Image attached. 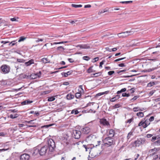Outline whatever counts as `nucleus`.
<instances>
[{"instance_id": "nucleus-1", "label": "nucleus", "mask_w": 160, "mask_h": 160, "mask_svg": "<svg viewBox=\"0 0 160 160\" xmlns=\"http://www.w3.org/2000/svg\"><path fill=\"white\" fill-rule=\"evenodd\" d=\"M104 145L106 146H110L114 145L115 144V141L110 137L105 138L103 140Z\"/></svg>"}, {"instance_id": "nucleus-2", "label": "nucleus", "mask_w": 160, "mask_h": 160, "mask_svg": "<svg viewBox=\"0 0 160 160\" xmlns=\"http://www.w3.org/2000/svg\"><path fill=\"white\" fill-rule=\"evenodd\" d=\"M38 148L39 150V155L41 156L45 155L48 151V145L38 146Z\"/></svg>"}, {"instance_id": "nucleus-3", "label": "nucleus", "mask_w": 160, "mask_h": 160, "mask_svg": "<svg viewBox=\"0 0 160 160\" xmlns=\"http://www.w3.org/2000/svg\"><path fill=\"white\" fill-rule=\"evenodd\" d=\"M48 149L50 152H53L55 148V143L53 140L50 139L48 141Z\"/></svg>"}, {"instance_id": "nucleus-4", "label": "nucleus", "mask_w": 160, "mask_h": 160, "mask_svg": "<svg viewBox=\"0 0 160 160\" xmlns=\"http://www.w3.org/2000/svg\"><path fill=\"white\" fill-rule=\"evenodd\" d=\"M134 32L132 30L127 31L119 33L118 34V36L119 38H123L133 34Z\"/></svg>"}, {"instance_id": "nucleus-5", "label": "nucleus", "mask_w": 160, "mask_h": 160, "mask_svg": "<svg viewBox=\"0 0 160 160\" xmlns=\"http://www.w3.org/2000/svg\"><path fill=\"white\" fill-rule=\"evenodd\" d=\"M100 142V141H98L97 144H89L87 145H83V147L85 148L86 151L90 152L91 149L92 148L94 147H97L98 146H99Z\"/></svg>"}, {"instance_id": "nucleus-6", "label": "nucleus", "mask_w": 160, "mask_h": 160, "mask_svg": "<svg viewBox=\"0 0 160 160\" xmlns=\"http://www.w3.org/2000/svg\"><path fill=\"white\" fill-rule=\"evenodd\" d=\"M145 139L143 138L138 139L134 142L133 146L135 147H139L140 144H144L145 143Z\"/></svg>"}, {"instance_id": "nucleus-7", "label": "nucleus", "mask_w": 160, "mask_h": 160, "mask_svg": "<svg viewBox=\"0 0 160 160\" xmlns=\"http://www.w3.org/2000/svg\"><path fill=\"white\" fill-rule=\"evenodd\" d=\"M156 140H157V141L154 142L153 144L156 146H160V137H159L158 136H153L152 137L151 141L152 142H153Z\"/></svg>"}, {"instance_id": "nucleus-8", "label": "nucleus", "mask_w": 160, "mask_h": 160, "mask_svg": "<svg viewBox=\"0 0 160 160\" xmlns=\"http://www.w3.org/2000/svg\"><path fill=\"white\" fill-rule=\"evenodd\" d=\"M10 67L7 65H3L1 67L2 71L4 74L8 73L10 71Z\"/></svg>"}, {"instance_id": "nucleus-9", "label": "nucleus", "mask_w": 160, "mask_h": 160, "mask_svg": "<svg viewBox=\"0 0 160 160\" xmlns=\"http://www.w3.org/2000/svg\"><path fill=\"white\" fill-rule=\"evenodd\" d=\"M31 152L32 156H38V155H39V152L38 146L34 148Z\"/></svg>"}, {"instance_id": "nucleus-10", "label": "nucleus", "mask_w": 160, "mask_h": 160, "mask_svg": "<svg viewBox=\"0 0 160 160\" xmlns=\"http://www.w3.org/2000/svg\"><path fill=\"white\" fill-rule=\"evenodd\" d=\"M73 137L75 139H79L81 135V132L78 130H74L73 131Z\"/></svg>"}, {"instance_id": "nucleus-11", "label": "nucleus", "mask_w": 160, "mask_h": 160, "mask_svg": "<svg viewBox=\"0 0 160 160\" xmlns=\"http://www.w3.org/2000/svg\"><path fill=\"white\" fill-rule=\"evenodd\" d=\"M30 155L27 153L22 154L20 156L21 160H29L30 158Z\"/></svg>"}, {"instance_id": "nucleus-12", "label": "nucleus", "mask_w": 160, "mask_h": 160, "mask_svg": "<svg viewBox=\"0 0 160 160\" xmlns=\"http://www.w3.org/2000/svg\"><path fill=\"white\" fill-rule=\"evenodd\" d=\"M90 131V129L89 127H86L82 129V132L85 134H88Z\"/></svg>"}, {"instance_id": "nucleus-13", "label": "nucleus", "mask_w": 160, "mask_h": 160, "mask_svg": "<svg viewBox=\"0 0 160 160\" xmlns=\"http://www.w3.org/2000/svg\"><path fill=\"white\" fill-rule=\"evenodd\" d=\"M100 122L101 124L104 126H108L109 125V122L106 119H102L100 120Z\"/></svg>"}, {"instance_id": "nucleus-14", "label": "nucleus", "mask_w": 160, "mask_h": 160, "mask_svg": "<svg viewBox=\"0 0 160 160\" xmlns=\"http://www.w3.org/2000/svg\"><path fill=\"white\" fill-rule=\"evenodd\" d=\"M80 48L88 49L90 48V46L87 44H84L78 46Z\"/></svg>"}, {"instance_id": "nucleus-15", "label": "nucleus", "mask_w": 160, "mask_h": 160, "mask_svg": "<svg viewBox=\"0 0 160 160\" xmlns=\"http://www.w3.org/2000/svg\"><path fill=\"white\" fill-rule=\"evenodd\" d=\"M81 156V155L80 154L78 153L75 156L73 157L71 159V160H80V158Z\"/></svg>"}, {"instance_id": "nucleus-16", "label": "nucleus", "mask_w": 160, "mask_h": 160, "mask_svg": "<svg viewBox=\"0 0 160 160\" xmlns=\"http://www.w3.org/2000/svg\"><path fill=\"white\" fill-rule=\"evenodd\" d=\"M108 134L109 136V137H110L111 138L113 137L115 135L114 131L112 129L110 130Z\"/></svg>"}, {"instance_id": "nucleus-17", "label": "nucleus", "mask_w": 160, "mask_h": 160, "mask_svg": "<svg viewBox=\"0 0 160 160\" xmlns=\"http://www.w3.org/2000/svg\"><path fill=\"white\" fill-rule=\"evenodd\" d=\"M73 72L71 70L67 72H62V75L64 76L65 77H67L68 75H70Z\"/></svg>"}, {"instance_id": "nucleus-18", "label": "nucleus", "mask_w": 160, "mask_h": 160, "mask_svg": "<svg viewBox=\"0 0 160 160\" xmlns=\"http://www.w3.org/2000/svg\"><path fill=\"white\" fill-rule=\"evenodd\" d=\"M34 62L33 60L32 59L30 60L28 62H25V64L26 66H28L34 63Z\"/></svg>"}, {"instance_id": "nucleus-19", "label": "nucleus", "mask_w": 160, "mask_h": 160, "mask_svg": "<svg viewBox=\"0 0 160 160\" xmlns=\"http://www.w3.org/2000/svg\"><path fill=\"white\" fill-rule=\"evenodd\" d=\"M32 102V101H29V100H25L21 102V104L22 105H25L26 104H28Z\"/></svg>"}, {"instance_id": "nucleus-20", "label": "nucleus", "mask_w": 160, "mask_h": 160, "mask_svg": "<svg viewBox=\"0 0 160 160\" xmlns=\"http://www.w3.org/2000/svg\"><path fill=\"white\" fill-rule=\"evenodd\" d=\"M157 68H149L148 69H145L143 70V72H150L152 71H154V70L156 69Z\"/></svg>"}, {"instance_id": "nucleus-21", "label": "nucleus", "mask_w": 160, "mask_h": 160, "mask_svg": "<svg viewBox=\"0 0 160 160\" xmlns=\"http://www.w3.org/2000/svg\"><path fill=\"white\" fill-rule=\"evenodd\" d=\"M157 151L158 149L156 148H154L150 149L149 150V152L150 153H152V155H154Z\"/></svg>"}, {"instance_id": "nucleus-22", "label": "nucleus", "mask_w": 160, "mask_h": 160, "mask_svg": "<svg viewBox=\"0 0 160 160\" xmlns=\"http://www.w3.org/2000/svg\"><path fill=\"white\" fill-rule=\"evenodd\" d=\"M66 98L67 99L71 100L74 98V96L70 94H68L67 95Z\"/></svg>"}, {"instance_id": "nucleus-23", "label": "nucleus", "mask_w": 160, "mask_h": 160, "mask_svg": "<svg viewBox=\"0 0 160 160\" xmlns=\"http://www.w3.org/2000/svg\"><path fill=\"white\" fill-rule=\"evenodd\" d=\"M42 62L45 63H49L50 62V60H49L48 58H43L42 59Z\"/></svg>"}, {"instance_id": "nucleus-24", "label": "nucleus", "mask_w": 160, "mask_h": 160, "mask_svg": "<svg viewBox=\"0 0 160 160\" xmlns=\"http://www.w3.org/2000/svg\"><path fill=\"white\" fill-rule=\"evenodd\" d=\"M108 9H107V8H106L104 9L103 10L100 11L98 12V14L99 15H100V14H101L102 13H104L106 12H108Z\"/></svg>"}, {"instance_id": "nucleus-25", "label": "nucleus", "mask_w": 160, "mask_h": 160, "mask_svg": "<svg viewBox=\"0 0 160 160\" xmlns=\"http://www.w3.org/2000/svg\"><path fill=\"white\" fill-rule=\"evenodd\" d=\"M137 115L139 118H142L144 116V114L142 112H139L137 113Z\"/></svg>"}, {"instance_id": "nucleus-26", "label": "nucleus", "mask_w": 160, "mask_h": 160, "mask_svg": "<svg viewBox=\"0 0 160 160\" xmlns=\"http://www.w3.org/2000/svg\"><path fill=\"white\" fill-rule=\"evenodd\" d=\"M133 110L134 112H136L138 111H142V110L141 109V108L138 107H134L133 108Z\"/></svg>"}, {"instance_id": "nucleus-27", "label": "nucleus", "mask_w": 160, "mask_h": 160, "mask_svg": "<svg viewBox=\"0 0 160 160\" xmlns=\"http://www.w3.org/2000/svg\"><path fill=\"white\" fill-rule=\"evenodd\" d=\"M71 6L72 7L75 8H81L82 7V5H76L75 4H72Z\"/></svg>"}, {"instance_id": "nucleus-28", "label": "nucleus", "mask_w": 160, "mask_h": 160, "mask_svg": "<svg viewBox=\"0 0 160 160\" xmlns=\"http://www.w3.org/2000/svg\"><path fill=\"white\" fill-rule=\"evenodd\" d=\"M31 78L32 79H34L37 78L36 73L31 74L30 76Z\"/></svg>"}, {"instance_id": "nucleus-29", "label": "nucleus", "mask_w": 160, "mask_h": 160, "mask_svg": "<svg viewBox=\"0 0 160 160\" xmlns=\"http://www.w3.org/2000/svg\"><path fill=\"white\" fill-rule=\"evenodd\" d=\"M133 132H130L128 134L127 136V139L128 140L132 136H133Z\"/></svg>"}, {"instance_id": "nucleus-30", "label": "nucleus", "mask_w": 160, "mask_h": 160, "mask_svg": "<svg viewBox=\"0 0 160 160\" xmlns=\"http://www.w3.org/2000/svg\"><path fill=\"white\" fill-rule=\"evenodd\" d=\"M18 116V115L17 114H11L10 115V117L11 118H14Z\"/></svg>"}, {"instance_id": "nucleus-31", "label": "nucleus", "mask_w": 160, "mask_h": 160, "mask_svg": "<svg viewBox=\"0 0 160 160\" xmlns=\"http://www.w3.org/2000/svg\"><path fill=\"white\" fill-rule=\"evenodd\" d=\"M55 99V98L54 97H52L48 98V101H54Z\"/></svg>"}, {"instance_id": "nucleus-32", "label": "nucleus", "mask_w": 160, "mask_h": 160, "mask_svg": "<svg viewBox=\"0 0 160 160\" xmlns=\"http://www.w3.org/2000/svg\"><path fill=\"white\" fill-rule=\"evenodd\" d=\"M147 120H146L145 121V122L144 123V124H143L142 126L144 128H145L147 127L150 124V123H149L148 124H147Z\"/></svg>"}, {"instance_id": "nucleus-33", "label": "nucleus", "mask_w": 160, "mask_h": 160, "mask_svg": "<svg viewBox=\"0 0 160 160\" xmlns=\"http://www.w3.org/2000/svg\"><path fill=\"white\" fill-rule=\"evenodd\" d=\"M19 19V18H18V17L13 18H11L10 19V20L12 22H14V21L18 22V21L17 19Z\"/></svg>"}, {"instance_id": "nucleus-34", "label": "nucleus", "mask_w": 160, "mask_h": 160, "mask_svg": "<svg viewBox=\"0 0 160 160\" xmlns=\"http://www.w3.org/2000/svg\"><path fill=\"white\" fill-rule=\"evenodd\" d=\"M26 38L24 37H21L19 38V39L18 41V42H20L22 41H23L24 40L26 39Z\"/></svg>"}, {"instance_id": "nucleus-35", "label": "nucleus", "mask_w": 160, "mask_h": 160, "mask_svg": "<svg viewBox=\"0 0 160 160\" xmlns=\"http://www.w3.org/2000/svg\"><path fill=\"white\" fill-rule=\"evenodd\" d=\"M132 1H122L120 2V3H122L123 4H128V3H130L132 2Z\"/></svg>"}, {"instance_id": "nucleus-36", "label": "nucleus", "mask_w": 160, "mask_h": 160, "mask_svg": "<svg viewBox=\"0 0 160 160\" xmlns=\"http://www.w3.org/2000/svg\"><path fill=\"white\" fill-rule=\"evenodd\" d=\"M81 94L80 92H77L75 94V97L77 98H79L81 96Z\"/></svg>"}, {"instance_id": "nucleus-37", "label": "nucleus", "mask_w": 160, "mask_h": 160, "mask_svg": "<svg viewBox=\"0 0 160 160\" xmlns=\"http://www.w3.org/2000/svg\"><path fill=\"white\" fill-rule=\"evenodd\" d=\"M102 74V73L101 72H99L97 73H94L93 74V75L95 76V77H98L99 76H100Z\"/></svg>"}, {"instance_id": "nucleus-38", "label": "nucleus", "mask_w": 160, "mask_h": 160, "mask_svg": "<svg viewBox=\"0 0 160 160\" xmlns=\"http://www.w3.org/2000/svg\"><path fill=\"white\" fill-rule=\"evenodd\" d=\"M155 84L154 82H150L148 84V87H151Z\"/></svg>"}, {"instance_id": "nucleus-39", "label": "nucleus", "mask_w": 160, "mask_h": 160, "mask_svg": "<svg viewBox=\"0 0 160 160\" xmlns=\"http://www.w3.org/2000/svg\"><path fill=\"white\" fill-rule=\"evenodd\" d=\"M144 119V120H142V121H141L138 124V126H142L143 124H144V123L145 122V120H145V119Z\"/></svg>"}, {"instance_id": "nucleus-40", "label": "nucleus", "mask_w": 160, "mask_h": 160, "mask_svg": "<svg viewBox=\"0 0 160 160\" xmlns=\"http://www.w3.org/2000/svg\"><path fill=\"white\" fill-rule=\"evenodd\" d=\"M78 113V111L77 110H73L71 112V113H74L75 114H77Z\"/></svg>"}, {"instance_id": "nucleus-41", "label": "nucleus", "mask_w": 160, "mask_h": 160, "mask_svg": "<svg viewBox=\"0 0 160 160\" xmlns=\"http://www.w3.org/2000/svg\"><path fill=\"white\" fill-rule=\"evenodd\" d=\"M130 96L129 93L127 94L126 93H123L122 94V96L123 97H128Z\"/></svg>"}, {"instance_id": "nucleus-42", "label": "nucleus", "mask_w": 160, "mask_h": 160, "mask_svg": "<svg viewBox=\"0 0 160 160\" xmlns=\"http://www.w3.org/2000/svg\"><path fill=\"white\" fill-rule=\"evenodd\" d=\"M83 58L84 60L86 61H88L90 59V58L88 56H84L83 57Z\"/></svg>"}, {"instance_id": "nucleus-43", "label": "nucleus", "mask_w": 160, "mask_h": 160, "mask_svg": "<svg viewBox=\"0 0 160 160\" xmlns=\"http://www.w3.org/2000/svg\"><path fill=\"white\" fill-rule=\"evenodd\" d=\"M15 41H13L11 42L10 43H9V45L11 46H12L14 45L15 44Z\"/></svg>"}, {"instance_id": "nucleus-44", "label": "nucleus", "mask_w": 160, "mask_h": 160, "mask_svg": "<svg viewBox=\"0 0 160 160\" xmlns=\"http://www.w3.org/2000/svg\"><path fill=\"white\" fill-rule=\"evenodd\" d=\"M139 97L138 96H134L133 98L132 99L130 100V101H134V100H136Z\"/></svg>"}, {"instance_id": "nucleus-45", "label": "nucleus", "mask_w": 160, "mask_h": 160, "mask_svg": "<svg viewBox=\"0 0 160 160\" xmlns=\"http://www.w3.org/2000/svg\"><path fill=\"white\" fill-rule=\"evenodd\" d=\"M43 41V39H39L38 38L37 39L35 40V42H42Z\"/></svg>"}, {"instance_id": "nucleus-46", "label": "nucleus", "mask_w": 160, "mask_h": 160, "mask_svg": "<svg viewBox=\"0 0 160 160\" xmlns=\"http://www.w3.org/2000/svg\"><path fill=\"white\" fill-rule=\"evenodd\" d=\"M17 61L19 62H23L24 60L23 59H17Z\"/></svg>"}, {"instance_id": "nucleus-47", "label": "nucleus", "mask_w": 160, "mask_h": 160, "mask_svg": "<svg viewBox=\"0 0 160 160\" xmlns=\"http://www.w3.org/2000/svg\"><path fill=\"white\" fill-rule=\"evenodd\" d=\"M115 72L113 71H109L108 72V74L109 75H111Z\"/></svg>"}, {"instance_id": "nucleus-48", "label": "nucleus", "mask_w": 160, "mask_h": 160, "mask_svg": "<svg viewBox=\"0 0 160 160\" xmlns=\"http://www.w3.org/2000/svg\"><path fill=\"white\" fill-rule=\"evenodd\" d=\"M133 120V118H131V119H128L127 121V122L130 123L132 122V121Z\"/></svg>"}, {"instance_id": "nucleus-49", "label": "nucleus", "mask_w": 160, "mask_h": 160, "mask_svg": "<svg viewBox=\"0 0 160 160\" xmlns=\"http://www.w3.org/2000/svg\"><path fill=\"white\" fill-rule=\"evenodd\" d=\"M120 106L119 104H116L114 106H113V107L114 108H119Z\"/></svg>"}, {"instance_id": "nucleus-50", "label": "nucleus", "mask_w": 160, "mask_h": 160, "mask_svg": "<svg viewBox=\"0 0 160 160\" xmlns=\"http://www.w3.org/2000/svg\"><path fill=\"white\" fill-rule=\"evenodd\" d=\"M36 74H37V78H40L41 77V72L39 71L38 73H36Z\"/></svg>"}, {"instance_id": "nucleus-51", "label": "nucleus", "mask_w": 160, "mask_h": 160, "mask_svg": "<svg viewBox=\"0 0 160 160\" xmlns=\"http://www.w3.org/2000/svg\"><path fill=\"white\" fill-rule=\"evenodd\" d=\"M108 92H109L108 91H106V92H101V93H99L98 94H99V95H101L107 93Z\"/></svg>"}, {"instance_id": "nucleus-52", "label": "nucleus", "mask_w": 160, "mask_h": 160, "mask_svg": "<svg viewBox=\"0 0 160 160\" xmlns=\"http://www.w3.org/2000/svg\"><path fill=\"white\" fill-rule=\"evenodd\" d=\"M136 75H130V76H124L122 77L123 78H129V77H132L133 76H135Z\"/></svg>"}, {"instance_id": "nucleus-53", "label": "nucleus", "mask_w": 160, "mask_h": 160, "mask_svg": "<svg viewBox=\"0 0 160 160\" xmlns=\"http://www.w3.org/2000/svg\"><path fill=\"white\" fill-rule=\"evenodd\" d=\"M92 72V68L90 67L88 70V73L91 72Z\"/></svg>"}, {"instance_id": "nucleus-54", "label": "nucleus", "mask_w": 160, "mask_h": 160, "mask_svg": "<svg viewBox=\"0 0 160 160\" xmlns=\"http://www.w3.org/2000/svg\"><path fill=\"white\" fill-rule=\"evenodd\" d=\"M139 156V154H137L135 156V159L134 160H136L137 158H138Z\"/></svg>"}, {"instance_id": "nucleus-55", "label": "nucleus", "mask_w": 160, "mask_h": 160, "mask_svg": "<svg viewBox=\"0 0 160 160\" xmlns=\"http://www.w3.org/2000/svg\"><path fill=\"white\" fill-rule=\"evenodd\" d=\"M77 21L76 20H75V21H71V20H70L69 21V22L71 23L72 24H73L75 23V22H76Z\"/></svg>"}, {"instance_id": "nucleus-56", "label": "nucleus", "mask_w": 160, "mask_h": 160, "mask_svg": "<svg viewBox=\"0 0 160 160\" xmlns=\"http://www.w3.org/2000/svg\"><path fill=\"white\" fill-rule=\"evenodd\" d=\"M93 60L94 61H93V62H95L98 61L99 60V58L98 57L95 58H94L93 59Z\"/></svg>"}, {"instance_id": "nucleus-57", "label": "nucleus", "mask_w": 160, "mask_h": 160, "mask_svg": "<svg viewBox=\"0 0 160 160\" xmlns=\"http://www.w3.org/2000/svg\"><path fill=\"white\" fill-rule=\"evenodd\" d=\"M154 120V117L153 116H152L151 117H150L149 120V121L151 122V121H153Z\"/></svg>"}, {"instance_id": "nucleus-58", "label": "nucleus", "mask_w": 160, "mask_h": 160, "mask_svg": "<svg viewBox=\"0 0 160 160\" xmlns=\"http://www.w3.org/2000/svg\"><path fill=\"white\" fill-rule=\"evenodd\" d=\"M68 60L70 62H74V61L72 58H68Z\"/></svg>"}, {"instance_id": "nucleus-59", "label": "nucleus", "mask_w": 160, "mask_h": 160, "mask_svg": "<svg viewBox=\"0 0 160 160\" xmlns=\"http://www.w3.org/2000/svg\"><path fill=\"white\" fill-rule=\"evenodd\" d=\"M116 100L115 99V98L114 97V98H112L110 99V101L111 102H114L115 101H116Z\"/></svg>"}, {"instance_id": "nucleus-60", "label": "nucleus", "mask_w": 160, "mask_h": 160, "mask_svg": "<svg viewBox=\"0 0 160 160\" xmlns=\"http://www.w3.org/2000/svg\"><path fill=\"white\" fill-rule=\"evenodd\" d=\"M118 66L120 67H124L125 66L124 64L123 63H120L118 64Z\"/></svg>"}, {"instance_id": "nucleus-61", "label": "nucleus", "mask_w": 160, "mask_h": 160, "mask_svg": "<svg viewBox=\"0 0 160 160\" xmlns=\"http://www.w3.org/2000/svg\"><path fill=\"white\" fill-rule=\"evenodd\" d=\"M57 49L58 50H60V49H62L63 50H64V48L62 47V46L58 47V48Z\"/></svg>"}, {"instance_id": "nucleus-62", "label": "nucleus", "mask_w": 160, "mask_h": 160, "mask_svg": "<svg viewBox=\"0 0 160 160\" xmlns=\"http://www.w3.org/2000/svg\"><path fill=\"white\" fill-rule=\"evenodd\" d=\"M152 135L151 134H147V138H150L152 137Z\"/></svg>"}, {"instance_id": "nucleus-63", "label": "nucleus", "mask_w": 160, "mask_h": 160, "mask_svg": "<svg viewBox=\"0 0 160 160\" xmlns=\"http://www.w3.org/2000/svg\"><path fill=\"white\" fill-rule=\"evenodd\" d=\"M115 98V99L117 100V99H118L120 97L119 95H116L115 97H114Z\"/></svg>"}, {"instance_id": "nucleus-64", "label": "nucleus", "mask_w": 160, "mask_h": 160, "mask_svg": "<svg viewBox=\"0 0 160 160\" xmlns=\"http://www.w3.org/2000/svg\"><path fill=\"white\" fill-rule=\"evenodd\" d=\"M130 90L131 91V93H133L134 92V90H135L134 88H131Z\"/></svg>"}]
</instances>
